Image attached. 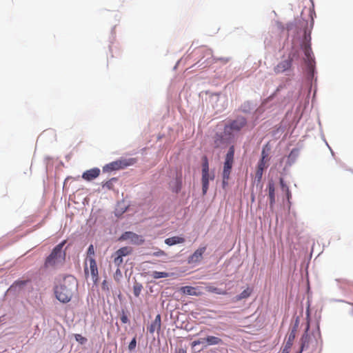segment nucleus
<instances>
[{
	"label": "nucleus",
	"mask_w": 353,
	"mask_h": 353,
	"mask_svg": "<svg viewBox=\"0 0 353 353\" xmlns=\"http://www.w3.org/2000/svg\"><path fill=\"white\" fill-rule=\"evenodd\" d=\"M66 241L64 240L57 245L52 250L51 253L46 257L44 262L46 268H56L64 263L65 259V252L63 250Z\"/></svg>",
	"instance_id": "nucleus-1"
},
{
	"label": "nucleus",
	"mask_w": 353,
	"mask_h": 353,
	"mask_svg": "<svg viewBox=\"0 0 353 353\" xmlns=\"http://www.w3.org/2000/svg\"><path fill=\"white\" fill-rule=\"evenodd\" d=\"M77 289V283L74 278L72 280L65 279L63 283L57 286L55 289L57 299L62 303L69 302L73 295L74 291Z\"/></svg>",
	"instance_id": "nucleus-2"
},
{
	"label": "nucleus",
	"mask_w": 353,
	"mask_h": 353,
	"mask_svg": "<svg viewBox=\"0 0 353 353\" xmlns=\"http://www.w3.org/2000/svg\"><path fill=\"white\" fill-rule=\"evenodd\" d=\"M234 147L232 145L230 147L225 158V162L223 163V168L222 172L223 176V187L225 188L228 185V180L232 172V168L234 163Z\"/></svg>",
	"instance_id": "nucleus-3"
},
{
	"label": "nucleus",
	"mask_w": 353,
	"mask_h": 353,
	"mask_svg": "<svg viewBox=\"0 0 353 353\" xmlns=\"http://www.w3.org/2000/svg\"><path fill=\"white\" fill-rule=\"evenodd\" d=\"M135 162L136 160L134 159H119L105 165L103 168V172H110L114 170L123 169L128 166L133 165Z\"/></svg>",
	"instance_id": "nucleus-4"
},
{
	"label": "nucleus",
	"mask_w": 353,
	"mask_h": 353,
	"mask_svg": "<svg viewBox=\"0 0 353 353\" xmlns=\"http://www.w3.org/2000/svg\"><path fill=\"white\" fill-rule=\"evenodd\" d=\"M123 241H130L132 243L136 245H141L144 242L142 236L132 232H124L119 239Z\"/></svg>",
	"instance_id": "nucleus-5"
},
{
	"label": "nucleus",
	"mask_w": 353,
	"mask_h": 353,
	"mask_svg": "<svg viewBox=\"0 0 353 353\" xmlns=\"http://www.w3.org/2000/svg\"><path fill=\"white\" fill-rule=\"evenodd\" d=\"M311 37L310 33L307 35L306 32H305V38L304 41L303 42V44L301 45V48L304 52L305 56L307 59L308 61H310L312 60V51L311 48V43H310Z\"/></svg>",
	"instance_id": "nucleus-6"
},
{
	"label": "nucleus",
	"mask_w": 353,
	"mask_h": 353,
	"mask_svg": "<svg viewBox=\"0 0 353 353\" xmlns=\"http://www.w3.org/2000/svg\"><path fill=\"white\" fill-rule=\"evenodd\" d=\"M206 250V246L199 248L194 252L188 257V261L190 264H196L201 261L203 254Z\"/></svg>",
	"instance_id": "nucleus-7"
},
{
	"label": "nucleus",
	"mask_w": 353,
	"mask_h": 353,
	"mask_svg": "<svg viewBox=\"0 0 353 353\" xmlns=\"http://www.w3.org/2000/svg\"><path fill=\"white\" fill-rule=\"evenodd\" d=\"M246 124V119L243 117H238L232 121L229 125L225 126V130L228 128L233 131H239Z\"/></svg>",
	"instance_id": "nucleus-8"
},
{
	"label": "nucleus",
	"mask_w": 353,
	"mask_h": 353,
	"mask_svg": "<svg viewBox=\"0 0 353 353\" xmlns=\"http://www.w3.org/2000/svg\"><path fill=\"white\" fill-rule=\"evenodd\" d=\"M89 268L94 283L99 280V272L95 259L93 257L88 259Z\"/></svg>",
	"instance_id": "nucleus-9"
},
{
	"label": "nucleus",
	"mask_w": 353,
	"mask_h": 353,
	"mask_svg": "<svg viewBox=\"0 0 353 353\" xmlns=\"http://www.w3.org/2000/svg\"><path fill=\"white\" fill-rule=\"evenodd\" d=\"M292 66V59H288L286 60L281 61L277 64L276 66L274 67V72L276 74L284 72L285 71L289 70Z\"/></svg>",
	"instance_id": "nucleus-10"
},
{
	"label": "nucleus",
	"mask_w": 353,
	"mask_h": 353,
	"mask_svg": "<svg viewBox=\"0 0 353 353\" xmlns=\"http://www.w3.org/2000/svg\"><path fill=\"white\" fill-rule=\"evenodd\" d=\"M161 327V318L160 314H157L155 316L154 320L152 322L151 325L148 327V331L150 334H153L154 332H159Z\"/></svg>",
	"instance_id": "nucleus-11"
},
{
	"label": "nucleus",
	"mask_w": 353,
	"mask_h": 353,
	"mask_svg": "<svg viewBox=\"0 0 353 353\" xmlns=\"http://www.w3.org/2000/svg\"><path fill=\"white\" fill-rule=\"evenodd\" d=\"M100 174V170L97 168L88 170L83 172L82 177L86 181H92L96 179Z\"/></svg>",
	"instance_id": "nucleus-12"
},
{
	"label": "nucleus",
	"mask_w": 353,
	"mask_h": 353,
	"mask_svg": "<svg viewBox=\"0 0 353 353\" xmlns=\"http://www.w3.org/2000/svg\"><path fill=\"white\" fill-rule=\"evenodd\" d=\"M213 180L214 179V175L210 178L209 172H202V178H201V182H202V191L203 194H205L208 188H209V180Z\"/></svg>",
	"instance_id": "nucleus-13"
},
{
	"label": "nucleus",
	"mask_w": 353,
	"mask_h": 353,
	"mask_svg": "<svg viewBox=\"0 0 353 353\" xmlns=\"http://www.w3.org/2000/svg\"><path fill=\"white\" fill-rule=\"evenodd\" d=\"M180 291L183 294L192 296H201L202 292L199 291L197 288L192 286H184L181 288Z\"/></svg>",
	"instance_id": "nucleus-14"
},
{
	"label": "nucleus",
	"mask_w": 353,
	"mask_h": 353,
	"mask_svg": "<svg viewBox=\"0 0 353 353\" xmlns=\"http://www.w3.org/2000/svg\"><path fill=\"white\" fill-rule=\"evenodd\" d=\"M268 188L270 199V208H272L275 203V188L274 183L272 181L269 182Z\"/></svg>",
	"instance_id": "nucleus-15"
},
{
	"label": "nucleus",
	"mask_w": 353,
	"mask_h": 353,
	"mask_svg": "<svg viewBox=\"0 0 353 353\" xmlns=\"http://www.w3.org/2000/svg\"><path fill=\"white\" fill-rule=\"evenodd\" d=\"M205 340L206 345H215L223 343L221 339L214 336H208L205 338Z\"/></svg>",
	"instance_id": "nucleus-16"
},
{
	"label": "nucleus",
	"mask_w": 353,
	"mask_h": 353,
	"mask_svg": "<svg viewBox=\"0 0 353 353\" xmlns=\"http://www.w3.org/2000/svg\"><path fill=\"white\" fill-rule=\"evenodd\" d=\"M185 242V239L181 236H172L170 238H168L165 240V243L168 245H174L178 243H183Z\"/></svg>",
	"instance_id": "nucleus-17"
},
{
	"label": "nucleus",
	"mask_w": 353,
	"mask_h": 353,
	"mask_svg": "<svg viewBox=\"0 0 353 353\" xmlns=\"http://www.w3.org/2000/svg\"><path fill=\"white\" fill-rule=\"evenodd\" d=\"M310 329V323L307 322V326H306V328H305V334L303 335L302 336V339H301V352L299 353H301L304 348H307L308 347V338H309V335L307 334V332Z\"/></svg>",
	"instance_id": "nucleus-18"
},
{
	"label": "nucleus",
	"mask_w": 353,
	"mask_h": 353,
	"mask_svg": "<svg viewBox=\"0 0 353 353\" xmlns=\"http://www.w3.org/2000/svg\"><path fill=\"white\" fill-rule=\"evenodd\" d=\"M205 290L208 292L215 293L216 294H221V295H226L228 294V292L225 290H222L221 288H218L216 287H214L213 285H209L205 287Z\"/></svg>",
	"instance_id": "nucleus-19"
},
{
	"label": "nucleus",
	"mask_w": 353,
	"mask_h": 353,
	"mask_svg": "<svg viewBox=\"0 0 353 353\" xmlns=\"http://www.w3.org/2000/svg\"><path fill=\"white\" fill-rule=\"evenodd\" d=\"M117 254L123 257L130 254L132 252V248L130 247H123L115 252Z\"/></svg>",
	"instance_id": "nucleus-20"
},
{
	"label": "nucleus",
	"mask_w": 353,
	"mask_h": 353,
	"mask_svg": "<svg viewBox=\"0 0 353 353\" xmlns=\"http://www.w3.org/2000/svg\"><path fill=\"white\" fill-rule=\"evenodd\" d=\"M280 185L282 191L286 194L287 199L289 200L291 197V192L288 186L284 183V180L282 178L280 179Z\"/></svg>",
	"instance_id": "nucleus-21"
},
{
	"label": "nucleus",
	"mask_w": 353,
	"mask_h": 353,
	"mask_svg": "<svg viewBox=\"0 0 353 353\" xmlns=\"http://www.w3.org/2000/svg\"><path fill=\"white\" fill-rule=\"evenodd\" d=\"M251 294V290L250 288H247L244 290L240 294L237 295L235 299L236 301H241L244 299H247Z\"/></svg>",
	"instance_id": "nucleus-22"
},
{
	"label": "nucleus",
	"mask_w": 353,
	"mask_h": 353,
	"mask_svg": "<svg viewBox=\"0 0 353 353\" xmlns=\"http://www.w3.org/2000/svg\"><path fill=\"white\" fill-rule=\"evenodd\" d=\"M151 276L153 279H157L161 278H166L169 276V274L165 272L154 271L152 272Z\"/></svg>",
	"instance_id": "nucleus-23"
},
{
	"label": "nucleus",
	"mask_w": 353,
	"mask_h": 353,
	"mask_svg": "<svg viewBox=\"0 0 353 353\" xmlns=\"http://www.w3.org/2000/svg\"><path fill=\"white\" fill-rule=\"evenodd\" d=\"M143 286L141 283L136 282L133 285V293L136 297L139 296L142 290Z\"/></svg>",
	"instance_id": "nucleus-24"
},
{
	"label": "nucleus",
	"mask_w": 353,
	"mask_h": 353,
	"mask_svg": "<svg viewBox=\"0 0 353 353\" xmlns=\"http://www.w3.org/2000/svg\"><path fill=\"white\" fill-rule=\"evenodd\" d=\"M112 256L114 257V263L117 268H120L121 264L123 262V257L119 256V254H117L115 252Z\"/></svg>",
	"instance_id": "nucleus-25"
},
{
	"label": "nucleus",
	"mask_w": 353,
	"mask_h": 353,
	"mask_svg": "<svg viewBox=\"0 0 353 353\" xmlns=\"http://www.w3.org/2000/svg\"><path fill=\"white\" fill-rule=\"evenodd\" d=\"M295 339V332L294 330L292 331V332L289 334L288 339L286 342L285 346L286 348H290L292 345L293 341Z\"/></svg>",
	"instance_id": "nucleus-26"
},
{
	"label": "nucleus",
	"mask_w": 353,
	"mask_h": 353,
	"mask_svg": "<svg viewBox=\"0 0 353 353\" xmlns=\"http://www.w3.org/2000/svg\"><path fill=\"white\" fill-rule=\"evenodd\" d=\"M182 182L180 178L176 179L175 181V185L172 188V192L178 193L181 189Z\"/></svg>",
	"instance_id": "nucleus-27"
},
{
	"label": "nucleus",
	"mask_w": 353,
	"mask_h": 353,
	"mask_svg": "<svg viewBox=\"0 0 353 353\" xmlns=\"http://www.w3.org/2000/svg\"><path fill=\"white\" fill-rule=\"evenodd\" d=\"M202 159V172H209V164L207 157L204 156Z\"/></svg>",
	"instance_id": "nucleus-28"
},
{
	"label": "nucleus",
	"mask_w": 353,
	"mask_h": 353,
	"mask_svg": "<svg viewBox=\"0 0 353 353\" xmlns=\"http://www.w3.org/2000/svg\"><path fill=\"white\" fill-rule=\"evenodd\" d=\"M263 171H264V170L256 168V172H255V180L258 183H260L262 179Z\"/></svg>",
	"instance_id": "nucleus-29"
},
{
	"label": "nucleus",
	"mask_w": 353,
	"mask_h": 353,
	"mask_svg": "<svg viewBox=\"0 0 353 353\" xmlns=\"http://www.w3.org/2000/svg\"><path fill=\"white\" fill-rule=\"evenodd\" d=\"M269 161V159H260L259 161L258 162L257 167L259 168L265 170L268 168L267 163Z\"/></svg>",
	"instance_id": "nucleus-30"
},
{
	"label": "nucleus",
	"mask_w": 353,
	"mask_h": 353,
	"mask_svg": "<svg viewBox=\"0 0 353 353\" xmlns=\"http://www.w3.org/2000/svg\"><path fill=\"white\" fill-rule=\"evenodd\" d=\"M94 248L92 244L90 245L87 251V259L86 261H88V259L90 257L94 258Z\"/></svg>",
	"instance_id": "nucleus-31"
},
{
	"label": "nucleus",
	"mask_w": 353,
	"mask_h": 353,
	"mask_svg": "<svg viewBox=\"0 0 353 353\" xmlns=\"http://www.w3.org/2000/svg\"><path fill=\"white\" fill-rule=\"evenodd\" d=\"M270 150V148H268V145H265L262 151H261V159H268V151Z\"/></svg>",
	"instance_id": "nucleus-32"
},
{
	"label": "nucleus",
	"mask_w": 353,
	"mask_h": 353,
	"mask_svg": "<svg viewBox=\"0 0 353 353\" xmlns=\"http://www.w3.org/2000/svg\"><path fill=\"white\" fill-rule=\"evenodd\" d=\"M74 338L76 341L80 343L81 344H83L87 341V339L79 334H76L74 335Z\"/></svg>",
	"instance_id": "nucleus-33"
},
{
	"label": "nucleus",
	"mask_w": 353,
	"mask_h": 353,
	"mask_svg": "<svg viewBox=\"0 0 353 353\" xmlns=\"http://www.w3.org/2000/svg\"><path fill=\"white\" fill-rule=\"evenodd\" d=\"M122 277V273H121V271L120 270L119 268H117V270L115 271L114 272V280H116L117 281H119L120 279Z\"/></svg>",
	"instance_id": "nucleus-34"
},
{
	"label": "nucleus",
	"mask_w": 353,
	"mask_h": 353,
	"mask_svg": "<svg viewBox=\"0 0 353 353\" xmlns=\"http://www.w3.org/2000/svg\"><path fill=\"white\" fill-rule=\"evenodd\" d=\"M136 346H137V339H136V337H134L128 345V349H129V350L132 351L135 349Z\"/></svg>",
	"instance_id": "nucleus-35"
},
{
	"label": "nucleus",
	"mask_w": 353,
	"mask_h": 353,
	"mask_svg": "<svg viewBox=\"0 0 353 353\" xmlns=\"http://www.w3.org/2000/svg\"><path fill=\"white\" fill-rule=\"evenodd\" d=\"M152 255L154 256H165L167 254L163 250L159 249L157 251L153 252Z\"/></svg>",
	"instance_id": "nucleus-36"
},
{
	"label": "nucleus",
	"mask_w": 353,
	"mask_h": 353,
	"mask_svg": "<svg viewBox=\"0 0 353 353\" xmlns=\"http://www.w3.org/2000/svg\"><path fill=\"white\" fill-rule=\"evenodd\" d=\"M205 343V338H201V339H198V340L194 341L192 342V345L193 347H194V346H196V345H198L203 344V343Z\"/></svg>",
	"instance_id": "nucleus-37"
},
{
	"label": "nucleus",
	"mask_w": 353,
	"mask_h": 353,
	"mask_svg": "<svg viewBox=\"0 0 353 353\" xmlns=\"http://www.w3.org/2000/svg\"><path fill=\"white\" fill-rule=\"evenodd\" d=\"M28 281H16L13 285L15 286L22 287L27 283Z\"/></svg>",
	"instance_id": "nucleus-38"
},
{
	"label": "nucleus",
	"mask_w": 353,
	"mask_h": 353,
	"mask_svg": "<svg viewBox=\"0 0 353 353\" xmlns=\"http://www.w3.org/2000/svg\"><path fill=\"white\" fill-rule=\"evenodd\" d=\"M121 321L123 323H127L128 322V318L126 315H123L121 317Z\"/></svg>",
	"instance_id": "nucleus-39"
},
{
	"label": "nucleus",
	"mask_w": 353,
	"mask_h": 353,
	"mask_svg": "<svg viewBox=\"0 0 353 353\" xmlns=\"http://www.w3.org/2000/svg\"><path fill=\"white\" fill-rule=\"evenodd\" d=\"M175 353H187L186 350L183 348H179L176 350Z\"/></svg>",
	"instance_id": "nucleus-40"
},
{
	"label": "nucleus",
	"mask_w": 353,
	"mask_h": 353,
	"mask_svg": "<svg viewBox=\"0 0 353 353\" xmlns=\"http://www.w3.org/2000/svg\"><path fill=\"white\" fill-rule=\"evenodd\" d=\"M290 348H286V346H285V348L283 349L282 353H288V350Z\"/></svg>",
	"instance_id": "nucleus-41"
},
{
	"label": "nucleus",
	"mask_w": 353,
	"mask_h": 353,
	"mask_svg": "<svg viewBox=\"0 0 353 353\" xmlns=\"http://www.w3.org/2000/svg\"><path fill=\"white\" fill-rule=\"evenodd\" d=\"M84 271H85V274H88V268L87 265L85 266Z\"/></svg>",
	"instance_id": "nucleus-42"
}]
</instances>
